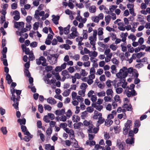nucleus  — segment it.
<instances>
[{
    "instance_id": "1",
    "label": "nucleus",
    "mask_w": 150,
    "mask_h": 150,
    "mask_svg": "<svg viewBox=\"0 0 150 150\" xmlns=\"http://www.w3.org/2000/svg\"><path fill=\"white\" fill-rule=\"evenodd\" d=\"M127 75V67H124L120 70V71L116 74V76L118 78L121 79V80L122 79V80L125 81Z\"/></svg>"
},
{
    "instance_id": "2",
    "label": "nucleus",
    "mask_w": 150,
    "mask_h": 150,
    "mask_svg": "<svg viewBox=\"0 0 150 150\" xmlns=\"http://www.w3.org/2000/svg\"><path fill=\"white\" fill-rule=\"evenodd\" d=\"M97 35V31L96 30H93V36H91L89 37V40H90V43L91 44H93V43H95L96 41Z\"/></svg>"
},
{
    "instance_id": "3",
    "label": "nucleus",
    "mask_w": 150,
    "mask_h": 150,
    "mask_svg": "<svg viewBox=\"0 0 150 150\" xmlns=\"http://www.w3.org/2000/svg\"><path fill=\"white\" fill-rule=\"evenodd\" d=\"M116 144L119 150H125L126 144L124 142H121L120 139H118L117 141Z\"/></svg>"
},
{
    "instance_id": "4",
    "label": "nucleus",
    "mask_w": 150,
    "mask_h": 150,
    "mask_svg": "<svg viewBox=\"0 0 150 150\" xmlns=\"http://www.w3.org/2000/svg\"><path fill=\"white\" fill-rule=\"evenodd\" d=\"M129 90L127 89V90L126 89L125 91V92H126V95L128 97H130L131 96H135L137 95V93L134 89L130 90V91Z\"/></svg>"
},
{
    "instance_id": "5",
    "label": "nucleus",
    "mask_w": 150,
    "mask_h": 150,
    "mask_svg": "<svg viewBox=\"0 0 150 150\" xmlns=\"http://www.w3.org/2000/svg\"><path fill=\"white\" fill-rule=\"evenodd\" d=\"M1 13L2 15L0 18V22L1 24H3L5 21V15L6 13V10H0V13Z\"/></svg>"
},
{
    "instance_id": "6",
    "label": "nucleus",
    "mask_w": 150,
    "mask_h": 150,
    "mask_svg": "<svg viewBox=\"0 0 150 150\" xmlns=\"http://www.w3.org/2000/svg\"><path fill=\"white\" fill-rule=\"evenodd\" d=\"M45 14L44 11H42L40 12L39 10H36L35 12L34 15V17L38 19H40L39 16H43Z\"/></svg>"
},
{
    "instance_id": "7",
    "label": "nucleus",
    "mask_w": 150,
    "mask_h": 150,
    "mask_svg": "<svg viewBox=\"0 0 150 150\" xmlns=\"http://www.w3.org/2000/svg\"><path fill=\"white\" fill-rule=\"evenodd\" d=\"M79 35V33L78 32L73 31L70 34L68 35L67 38L70 39H74Z\"/></svg>"
},
{
    "instance_id": "8",
    "label": "nucleus",
    "mask_w": 150,
    "mask_h": 150,
    "mask_svg": "<svg viewBox=\"0 0 150 150\" xmlns=\"http://www.w3.org/2000/svg\"><path fill=\"white\" fill-rule=\"evenodd\" d=\"M52 21L55 24L57 25L59 23L58 21L59 20L60 17L59 16H55L53 15L52 16Z\"/></svg>"
},
{
    "instance_id": "9",
    "label": "nucleus",
    "mask_w": 150,
    "mask_h": 150,
    "mask_svg": "<svg viewBox=\"0 0 150 150\" xmlns=\"http://www.w3.org/2000/svg\"><path fill=\"white\" fill-rule=\"evenodd\" d=\"M24 25V23L22 22H15L14 23L15 27L16 28H22Z\"/></svg>"
},
{
    "instance_id": "10",
    "label": "nucleus",
    "mask_w": 150,
    "mask_h": 150,
    "mask_svg": "<svg viewBox=\"0 0 150 150\" xmlns=\"http://www.w3.org/2000/svg\"><path fill=\"white\" fill-rule=\"evenodd\" d=\"M126 142L127 144H129L130 146H134V138L132 137L131 139H127L126 140Z\"/></svg>"
},
{
    "instance_id": "11",
    "label": "nucleus",
    "mask_w": 150,
    "mask_h": 150,
    "mask_svg": "<svg viewBox=\"0 0 150 150\" xmlns=\"http://www.w3.org/2000/svg\"><path fill=\"white\" fill-rule=\"evenodd\" d=\"M99 116L98 120L97 122L96 123V125L99 126L100 125L103 123L105 121V119L102 117V116H101V115L100 114L98 116Z\"/></svg>"
},
{
    "instance_id": "12",
    "label": "nucleus",
    "mask_w": 150,
    "mask_h": 150,
    "mask_svg": "<svg viewBox=\"0 0 150 150\" xmlns=\"http://www.w3.org/2000/svg\"><path fill=\"white\" fill-rule=\"evenodd\" d=\"M13 14L15 15L13 17V19L16 21H18L20 18L19 12L17 11L16 10L14 12Z\"/></svg>"
},
{
    "instance_id": "13",
    "label": "nucleus",
    "mask_w": 150,
    "mask_h": 150,
    "mask_svg": "<svg viewBox=\"0 0 150 150\" xmlns=\"http://www.w3.org/2000/svg\"><path fill=\"white\" fill-rule=\"evenodd\" d=\"M55 114L57 115H64L65 113V109H62L61 110L59 109L55 111Z\"/></svg>"
},
{
    "instance_id": "14",
    "label": "nucleus",
    "mask_w": 150,
    "mask_h": 150,
    "mask_svg": "<svg viewBox=\"0 0 150 150\" xmlns=\"http://www.w3.org/2000/svg\"><path fill=\"white\" fill-rule=\"evenodd\" d=\"M132 126V121L130 120H128L125 124V127L127 129H130Z\"/></svg>"
},
{
    "instance_id": "15",
    "label": "nucleus",
    "mask_w": 150,
    "mask_h": 150,
    "mask_svg": "<svg viewBox=\"0 0 150 150\" xmlns=\"http://www.w3.org/2000/svg\"><path fill=\"white\" fill-rule=\"evenodd\" d=\"M47 102L51 105H54L56 103V101L53 98L50 97L47 98Z\"/></svg>"
},
{
    "instance_id": "16",
    "label": "nucleus",
    "mask_w": 150,
    "mask_h": 150,
    "mask_svg": "<svg viewBox=\"0 0 150 150\" xmlns=\"http://www.w3.org/2000/svg\"><path fill=\"white\" fill-rule=\"evenodd\" d=\"M106 12L108 13L111 15L112 16V18L113 20H114L116 19V14L115 13H112V10H110V11L108 10V11H106Z\"/></svg>"
},
{
    "instance_id": "17",
    "label": "nucleus",
    "mask_w": 150,
    "mask_h": 150,
    "mask_svg": "<svg viewBox=\"0 0 150 150\" xmlns=\"http://www.w3.org/2000/svg\"><path fill=\"white\" fill-rule=\"evenodd\" d=\"M6 80L7 81V83L10 84L12 81L11 76L8 74H7L6 78Z\"/></svg>"
},
{
    "instance_id": "18",
    "label": "nucleus",
    "mask_w": 150,
    "mask_h": 150,
    "mask_svg": "<svg viewBox=\"0 0 150 150\" xmlns=\"http://www.w3.org/2000/svg\"><path fill=\"white\" fill-rule=\"evenodd\" d=\"M44 57L43 56H40L39 59H36V63L38 65H40L41 64V61H42L43 60H44Z\"/></svg>"
},
{
    "instance_id": "19",
    "label": "nucleus",
    "mask_w": 150,
    "mask_h": 150,
    "mask_svg": "<svg viewBox=\"0 0 150 150\" xmlns=\"http://www.w3.org/2000/svg\"><path fill=\"white\" fill-rule=\"evenodd\" d=\"M96 144V142L94 141H90V140H87L86 142V144L87 145H89L90 146H93L95 145Z\"/></svg>"
},
{
    "instance_id": "20",
    "label": "nucleus",
    "mask_w": 150,
    "mask_h": 150,
    "mask_svg": "<svg viewBox=\"0 0 150 150\" xmlns=\"http://www.w3.org/2000/svg\"><path fill=\"white\" fill-rule=\"evenodd\" d=\"M74 126L75 128L78 129L80 128V127L83 126V124L81 122H79L77 123H75Z\"/></svg>"
},
{
    "instance_id": "21",
    "label": "nucleus",
    "mask_w": 150,
    "mask_h": 150,
    "mask_svg": "<svg viewBox=\"0 0 150 150\" xmlns=\"http://www.w3.org/2000/svg\"><path fill=\"white\" fill-rule=\"evenodd\" d=\"M123 107L126 108L128 111H130L132 110V105L131 104L128 105L126 104H124L123 105Z\"/></svg>"
},
{
    "instance_id": "22",
    "label": "nucleus",
    "mask_w": 150,
    "mask_h": 150,
    "mask_svg": "<svg viewBox=\"0 0 150 150\" xmlns=\"http://www.w3.org/2000/svg\"><path fill=\"white\" fill-rule=\"evenodd\" d=\"M80 117L78 115H74L72 117V120L74 122H77L80 120Z\"/></svg>"
},
{
    "instance_id": "23",
    "label": "nucleus",
    "mask_w": 150,
    "mask_h": 150,
    "mask_svg": "<svg viewBox=\"0 0 150 150\" xmlns=\"http://www.w3.org/2000/svg\"><path fill=\"white\" fill-rule=\"evenodd\" d=\"M18 122H19L21 125H25L26 122V120L25 118L23 119H18L17 120Z\"/></svg>"
},
{
    "instance_id": "24",
    "label": "nucleus",
    "mask_w": 150,
    "mask_h": 150,
    "mask_svg": "<svg viewBox=\"0 0 150 150\" xmlns=\"http://www.w3.org/2000/svg\"><path fill=\"white\" fill-rule=\"evenodd\" d=\"M29 55V60L31 61H33L35 59V57L33 54V52L31 51L30 53L29 54H28Z\"/></svg>"
},
{
    "instance_id": "25",
    "label": "nucleus",
    "mask_w": 150,
    "mask_h": 150,
    "mask_svg": "<svg viewBox=\"0 0 150 150\" xmlns=\"http://www.w3.org/2000/svg\"><path fill=\"white\" fill-rule=\"evenodd\" d=\"M70 27V25H69L66 27H65L64 28V33L65 34H67L69 33Z\"/></svg>"
},
{
    "instance_id": "26",
    "label": "nucleus",
    "mask_w": 150,
    "mask_h": 150,
    "mask_svg": "<svg viewBox=\"0 0 150 150\" xmlns=\"http://www.w3.org/2000/svg\"><path fill=\"white\" fill-rule=\"evenodd\" d=\"M106 93L108 96H110L111 97H112L113 91L112 89H108L106 91Z\"/></svg>"
},
{
    "instance_id": "27",
    "label": "nucleus",
    "mask_w": 150,
    "mask_h": 150,
    "mask_svg": "<svg viewBox=\"0 0 150 150\" xmlns=\"http://www.w3.org/2000/svg\"><path fill=\"white\" fill-rule=\"evenodd\" d=\"M64 130L68 134H71L72 135H74V132L72 129H69L68 128H66Z\"/></svg>"
},
{
    "instance_id": "28",
    "label": "nucleus",
    "mask_w": 150,
    "mask_h": 150,
    "mask_svg": "<svg viewBox=\"0 0 150 150\" xmlns=\"http://www.w3.org/2000/svg\"><path fill=\"white\" fill-rule=\"evenodd\" d=\"M50 62L51 64H55L57 61V59L55 58H51L50 59Z\"/></svg>"
},
{
    "instance_id": "29",
    "label": "nucleus",
    "mask_w": 150,
    "mask_h": 150,
    "mask_svg": "<svg viewBox=\"0 0 150 150\" xmlns=\"http://www.w3.org/2000/svg\"><path fill=\"white\" fill-rule=\"evenodd\" d=\"M111 19V17L109 16H107L105 17V21L106 22V25H108Z\"/></svg>"
},
{
    "instance_id": "30",
    "label": "nucleus",
    "mask_w": 150,
    "mask_h": 150,
    "mask_svg": "<svg viewBox=\"0 0 150 150\" xmlns=\"http://www.w3.org/2000/svg\"><path fill=\"white\" fill-rule=\"evenodd\" d=\"M71 92V90L69 89H67L65 90L63 93V95L65 97L69 96Z\"/></svg>"
},
{
    "instance_id": "31",
    "label": "nucleus",
    "mask_w": 150,
    "mask_h": 150,
    "mask_svg": "<svg viewBox=\"0 0 150 150\" xmlns=\"http://www.w3.org/2000/svg\"><path fill=\"white\" fill-rule=\"evenodd\" d=\"M88 131L89 133H92L93 132L92 129L93 128V126L92 124V123H91L88 126Z\"/></svg>"
},
{
    "instance_id": "32",
    "label": "nucleus",
    "mask_w": 150,
    "mask_h": 150,
    "mask_svg": "<svg viewBox=\"0 0 150 150\" xmlns=\"http://www.w3.org/2000/svg\"><path fill=\"white\" fill-rule=\"evenodd\" d=\"M120 81H122V88H126L127 87V82H126L125 80L124 81H123L122 80H122H121Z\"/></svg>"
},
{
    "instance_id": "33",
    "label": "nucleus",
    "mask_w": 150,
    "mask_h": 150,
    "mask_svg": "<svg viewBox=\"0 0 150 150\" xmlns=\"http://www.w3.org/2000/svg\"><path fill=\"white\" fill-rule=\"evenodd\" d=\"M1 129L4 134L5 135L7 133V131L6 127H2L1 128Z\"/></svg>"
},
{
    "instance_id": "34",
    "label": "nucleus",
    "mask_w": 150,
    "mask_h": 150,
    "mask_svg": "<svg viewBox=\"0 0 150 150\" xmlns=\"http://www.w3.org/2000/svg\"><path fill=\"white\" fill-rule=\"evenodd\" d=\"M104 100L105 102H111L112 101V98L110 96H106L104 97Z\"/></svg>"
},
{
    "instance_id": "35",
    "label": "nucleus",
    "mask_w": 150,
    "mask_h": 150,
    "mask_svg": "<svg viewBox=\"0 0 150 150\" xmlns=\"http://www.w3.org/2000/svg\"><path fill=\"white\" fill-rule=\"evenodd\" d=\"M92 122L91 120L88 121L87 120H85L83 122V124L85 126H88Z\"/></svg>"
},
{
    "instance_id": "36",
    "label": "nucleus",
    "mask_w": 150,
    "mask_h": 150,
    "mask_svg": "<svg viewBox=\"0 0 150 150\" xmlns=\"http://www.w3.org/2000/svg\"><path fill=\"white\" fill-rule=\"evenodd\" d=\"M87 86V85L86 83H83L80 86V88L82 90H86Z\"/></svg>"
},
{
    "instance_id": "37",
    "label": "nucleus",
    "mask_w": 150,
    "mask_h": 150,
    "mask_svg": "<svg viewBox=\"0 0 150 150\" xmlns=\"http://www.w3.org/2000/svg\"><path fill=\"white\" fill-rule=\"evenodd\" d=\"M87 30H83V39H86L87 38L88 35L87 34Z\"/></svg>"
},
{
    "instance_id": "38",
    "label": "nucleus",
    "mask_w": 150,
    "mask_h": 150,
    "mask_svg": "<svg viewBox=\"0 0 150 150\" xmlns=\"http://www.w3.org/2000/svg\"><path fill=\"white\" fill-rule=\"evenodd\" d=\"M68 71L66 70H64L62 72V75L64 77V79L63 80V81H64L66 79L65 76L68 75Z\"/></svg>"
},
{
    "instance_id": "39",
    "label": "nucleus",
    "mask_w": 150,
    "mask_h": 150,
    "mask_svg": "<svg viewBox=\"0 0 150 150\" xmlns=\"http://www.w3.org/2000/svg\"><path fill=\"white\" fill-rule=\"evenodd\" d=\"M128 38L130 39H131L132 41H134L136 40V36L133 34H131L129 35L128 37Z\"/></svg>"
},
{
    "instance_id": "40",
    "label": "nucleus",
    "mask_w": 150,
    "mask_h": 150,
    "mask_svg": "<svg viewBox=\"0 0 150 150\" xmlns=\"http://www.w3.org/2000/svg\"><path fill=\"white\" fill-rule=\"evenodd\" d=\"M73 0H69L68 3V6L70 9H73L74 7V4L71 2V1L74 2Z\"/></svg>"
},
{
    "instance_id": "41",
    "label": "nucleus",
    "mask_w": 150,
    "mask_h": 150,
    "mask_svg": "<svg viewBox=\"0 0 150 150\" xmlns=\"http://www.w3.org/2000/svg\"><path fill=\"white\" fill-rule=\"evenodd\" d=\"M33 136L32 135H30V136L29 137L28 136H25L24 138L23 139L25 141L27 142H29L30 139L33 137Z\"/></svg>"
},
{
    "instance_id": "42",
    "label": "nucleus",
    "mask_w": 150,
    "mask_h": 150,
    "mask_svg": "<svg viewBox=\"0 0 150 150\" xmlns=\"http://www.w3.org/2000/svg\"><path fill=\"white\" fill-rule=\"evenodd\" d=\"M140 125V122L139 120H136L134 123V126L139 127Z\"/></svg>"
},
{
    "instance_id": "43",
    "label": "nucleus",
    "mask_w": 150,
    "mask_h": 150,
    "mask_svg": "<svg viewBox=\"0 0 150 150\" xmlns=\"http://www.w3.org/2000/svg\"><path fill=\"white\" fill-rule=\"evenodd\" d=\"M97 95L99 97L104 96L105 95V92L104 91H102L98 93Z\"/></svg>"
},
{
    "instance_id": "44",
    "label": "nucleus",
    "mask_w": 150,
    "mask_h": 150,
    "mask_svg": "<svg viewBox=\"0 0 150 150\" xmlns=\"http://www.w3.org/2000/svg\"><path fill=\"white\" fill-rule=\"evenodd\" d=\"M39 23L35 22L33 25V29L34 30H37L39 27Z\"/></svg>"
},
{
    "instance_id": "45",
    "label": "nucleus",
    "mask_w": 150,
    "mask_h": 150,
    "mask_svg": "<svg viewBox=\"0 0 150 150\" xmlns=\"http://www.w3.org/2000/svg\"><path fill=\"white\" fill-rule=\"evenodd\" d=\"M82 59L83 61H88V60L89 59V57L88 55H85L83 56L82 58Z\"/></svg>"
},
{
    "instance_id": "46",
    "label": "nucleus",
    "mask_w": 150,
    "mask_h": 150,
    "mask_svg": "<svg viewBox=\"0 0 150 150\" xmlns=\"http://www.w3.org/2000/svg\"><path fill=\"white\" fill-rule=\"evenodd\" d=\"M98 44L101 47L104 48H107L108 47L107 45L104 44L103 42H98Z\"/></svg>"
},
{
    "instance_id": "47",
    "label": "nucleus",
    "mask_w": 150,
    "mask_h": 150,
    "mask_svg": "<svg viewBox=\"0 0 150 150\" xmlns=\"http://www.w3.org/2000/svg\"><path fill=\"white\" fill-rule=\"evenodd\" d=\"M85 91L86 90H84V89L80 90L79 91L78 94L80 96H85Z\"/></svg>"
},
{
    "instance_id": "48",
    "label": "nucleus",
    "mask_w": 150,
    "mask_h": 150,
    "mask_svg": "<svg viewBox=\"0 0 150 150\" xmlns=\"http://www.w3.org/2000/svg\"><path fill=\"white\" fill-rule=\"evenodd\" d=\"M123 91V89L121 88H118L116 89V92L118 94L121 93Z\"/></svg>"
},
{
    "instance_id": "49",
    "label": "nucleus",
    "mask_w": 150,
    "mask_h": 150,
    "mask_svg": "<svg viewBox=\"0 0 150 150\" xmlns=\"http://www.w3.org/2000/svg\"><path fill=\"white\" fill-rule=\"evenodd\" d=\"M87 111H85L83 112L82 113V115H81V118L82 119H84L87 116Z\"/></svg>"
},
{
    "instance_id": "50",
    "label": "nucleus",
    "mask_w": 150,
    "mask_h": 150,
    "mask_svg": "<svg viewBox=\"0 0 150 150\" xmlns=\"http://www.w3.org/2000/svg\"><path fill=\"white\" fill-rule=\"evenodd\" d=\"M14 103L13 104V105L14 107L15 108L18 110V100H16Z\"/></svg>"
},
{
    "instance_id": "51",
    "label": "nucleus",
    "mask_w": 150,
    "mask_h": 150,
    "mask_svg": "<svg viewBox=\"0 0 150 150\" xmlns=\"http://www.w3.org/2000/svg\"><path fill=\"white\" fill-rule=\"evenodd\" d=\"M103 29L102 28H100L98 29V35L99 36L102 35L103 34Z\"/></svg>"
},
{
    "instance_id": "52",
    "label": "nucleus",
    "mask_w": 150,
    "mask_h": 150,
    "mask_svg": "<svg viewBox=\"0 0 150 150\" xmlns=\"http://www.w3.org/2000/svg\"><path fill=\"white\" fill-rule=\"evenodd\" d=\"M24 73L25 74L26 76L28 77H29L31 76L30 74L28 69H25L24 71Z\"/></svg>"
},
{
    "instance_id": "53",
    "label": "nucleus",
    "mask_w": 150,
    "mask_h": 150,
    "mask_svg": "<svg viewBox=\"0 0 150 150\" xmlns=\"http://www.w3.org/2000/svg\"><path fill=\"white\" fill-rule=\"evenodd\" d=\"M94 149L97 150L100 149H102V150H104L105 149L104 147H103L102 146H100V145L98 144L95 145Z\"/></svg>"
},
{
    "instance_id": "54",
    "label": "nucleus",
    "mask_w": 150,
    "mask_h": 150,
    "mask_svg": "<svg viewBox=\"0 0 150 150\" xmlns=\"http://www.w3.org/2000/svg\"><path fill=\"white\" fill-rule=\"evenodd\" d=\"M52 129L51 128H48L46 131V134L48 136H50L52 132Z\"/></svg>"
},
{
    "instance_id": "55",
    "label": "nucleus",
    "mask_w": 150,
    "mask_h": 150,
    "mask_svg": "<svg viewBox=\"0 0 150 150\" xmlns=\"http://www.w3.org/2000/svg\"><path fill=\"white\" fill-rule=\"evenodd\" d=\"M76 99L79 102L82 103L83 101V99L82 98L81 96H76Z\"/></svg>"
},
{
    "instance_id": "56",
    "label": "nucleus",
    "mask_w": 150,
    "mask_h": 150,
    "mask_svg": "<svg viewBox=\"0 0 150 150\" xmlns=\"http://www.w3.org/2000/svg\"><path fill=\"white\" fill-rule=\"evenodd\" d=\"M50 117L48 115H45L44 116L43 119L44 120L46 123H48L50 122Z\"/></svg>"
},
{
    "instance_id": "57",
    "label": "nucleus",
    "mask_w": 150,
    "mask_h": 150,
    "mask_svg": "<svg viewBox=\"0 0 150 150\" xmlns=\"http://www.w3.org/2000/svg\"><path fill=\"white\" fill-rule=\"evenodd\" d=\"M45 70L47 72H49V71H51L52 69V67L51 66H47L45 68Z\"/></svg>"
},
{
    "instance_id": "58",
    "label": "nucleus",
    "mask_w": 150,
    "mask_h": 150,
    "mask_svg": "<svg viewBox=\"0 0 150 150\" xmlns=\"http://www.w3.org/2000/svg\"><path fill=\"white\" fill-rule=\"evenodd\" d=\"M141 13L144 15H146L148 13L150 14V10H142Z\"/></svg>"
},
{
    "instance_id": "59",
    "label": "nucleus",
    "mask_w": 150,
    "mask_h": 150,
    "mask_svg": "<svg viewBox=\"0 0 150 150\" xmlns=\"http://www.w3.org/2000/svg\"><path fill=\"white\" fill-rule=\"evenodd\" d=\"M67 126V124L65 123H61L59 125V127L63 128L64 129L66 128Z\"/></svg>"
},
{
    "instance_id": "60",
    "label": "nucleus",
    "mask_w": 150,
    "mask_h": 150,
    "mask_svg": "<svg viewBox=\"0 0 150 150\" xmlns=\"http://www.w3.org/2000/svg\"><path fill=\"white\" fill-rule=\"evenodd\" d=\"M67 117L64 115L61 116L60 117V121L62 122H65L67 120Z\"/></svg>"
},
{
    "instance_id": "61",
    "label": "nucleus",
    "mask_w": 150,
    "mask_h": 150,
    "mask_svg": "<svg viewBox=\"0 0 150 150\" xmlns=\"http://www.w3.org/2000/svg\"><path fill=\"white\" fill-rule=\"evenodd\" d=\"M127 6L129 9H134L133 8L134 6V4H127Z\"/></svg>"
},
{
    "instance_id": "62",
    "label": "nucleus",
    "mask_w": 150,
    "mask_h": 150,
    "mask_svg": "<svg viewBox=\"0 0 150 150\" xmlns=\"http://www.w3.org/2000/svg\"><path fill=\"white\" fill-rule=\"evenodd\" d=\"M80 58V56L79 54H75L73 57V58L76 61L79 60Z\"/></svg>"
},
{
    "instance_id": "63",
    "label": "nucleus",
    "mask_w": 150,
    "mask_h": 150,
    "mask_svg": "<svg viewBox=\"0 0 150 150\" xmlns=\"http://www.w3.org/2000/svg\"><path fill=\"white\" fill-rule=\"evenodd\" d=\"M30 46L33 47H36L37 46V43L36 42H33L30 44Z\"/></svg>"
},
{
    "instance_id": "64",
    "label": "nucleus",
    "mask_w": 150,
    "mask_h": 150,
    "mask_svg": "<svg viewBox=\"0 0 150 150\" xmlns=\"http://www.w3.org/2000/svg\"><path fill=\"white\" fill-rule=\"evenodd\" d=\"M77 93L74 91L72 92V98L73 100H75L76 99L77 96Z\"/></svg>"
}]
</instances>
